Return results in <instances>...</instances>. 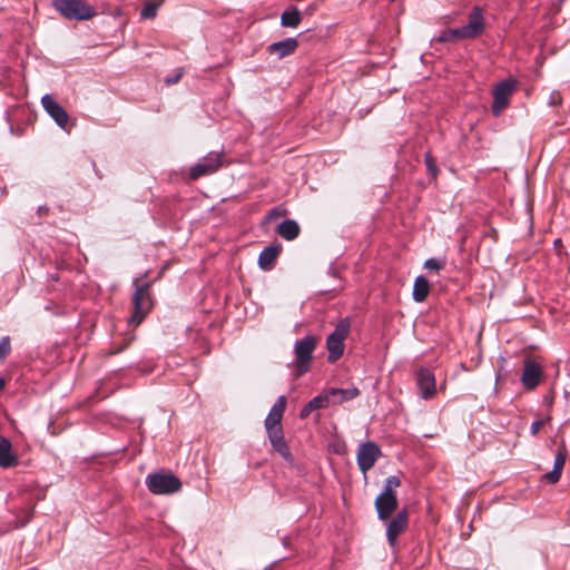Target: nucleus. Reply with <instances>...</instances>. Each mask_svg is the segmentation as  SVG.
<instances>
[{
    "label": "nucleus",
    "mask_w": 570,
    "mask_h": 570,
    "mask_svg": "<svg viewBox=\"0 0 570 570\" xmlns=\"http://www.w3.org/2000/svg\"><path fill=\"white\" fill-rule=\"evenodd\" d=\"M52 8L66 20L86 21L92 19L97 11L86 0H52Z\"/></svg>",
    "instance_id": "1"
},
{
    "label": "nucleus",
    "mask_w": 570,
    "mask_h": 570,
    "mask_svg": "<svg viewBox=\"0 0 570 570\" xmlns=\"http://www.w3.org/2000/svg\"><path fill=\"white\" fill-rule=\"evenodd\" d=\"M134 313L129 317V324L139 325L151 309L153 302L149 294L151 284L149 282H144L142 278H136L134 281Z\"/></svg>",
    "instance_id": "2"
},
{
    "label": "nucleus",
    "mask_w": 570,
    "mask_h": 570,
    "mask_svg": "<svg viewBox=\"0 0 570 570\" xmlns=\"http://www.w3.org/2000/svg\"><path fill=\"white\" fill-rule=\"evenodd\" d=\"M317 345V338L315 335L308 334L301 340H297L294 344L295 360L293 365L295 367L296 376H302L307 373L311 368L313 361V354Z\"/></svg>",
    "instance_id": "3"
},
{
    "label": "nucleus",
    "mask_w": 570,
    "mask_h": 570,
    "mask_svg": "<svg viewBox=\"0 0 570 570\" xmlns=\"http://www.w3.org/2000/svg\"><path fill=\"white\" fill-rule=\"evenodd\" d=\"M351 331V321L348 317L340 320L334 331L326 338V348L328 351L327 360L335 363L344 353V341Z\"/></svg>",
    "instance_id": "4"
},
{
    "label": "nucleus",
    "mask_w": 570,
    "mask_h": 570,
    "mask_svg": "<svg viewBox=\"0 0 570 570\" xmlns=\"http://www.w3.org/2000/svg\"><path fill=\"white\" fill-rule=\"evenodd\" d=\"M146 487L153 494H171L181 489V482L170 472H158L146 476Z\"/></svg>",
    "instance_id": "5"
},
{
    "label": "nucleus",
    "mask_w": 570,
    "mask_h": 570,
    "mask_svg": "<svg viewBox=\"0 0 570 570\" xmlns=\"http://www.w3.org/2000/svg\"><path fill=\"white\" fill-rule=\"evenodd\" d=\"M223 154L210 151L190 167L189 177L196 180L203 176L216 173L223 166Z\"/></svg>",
    "instance_id": "6"
},
{
    "label": "nucleus",
    "mask_w": 570,
    "mask_h": 570,
    "mask_svg": "<svg viewBox=\"0 0 570 570\" xmlns=\"http://www.w3.org/2000/svg\"><path fill=\"white\" fill-rule=\"evenodd\" d=\"M381 455L382 451L375 442L367 441L361 443L356 454V462L360 471L363 474H366L374 466Z\"/></svg>",
    "instance_id": "7"
},
{
    "label": "nucleus",
    "mask_w": 570,
    "mask_h": 570,
    "mask_svg": "<svg viewBox=\"0 0 570 570\" xmlns=\"http://www.w3.org/2000/svg\"><path fill=\"white\" fill-rule=\"evenodd\" d=\"M464 39H475L485 29L484 11L481 7H473L468 16V23L460 27Z\"/></svg>",
    "instance_id": "8"
},
{
    "label": "nucleus",
    "mask_w": 570,
    "mask_h": 570,
    "mask_svg": "<svg viewBox=\"0 0 570 570\" xmlns=\"http://www.w3.org/2000/svg\"><path fill=\"white\" fill-rule=\"evenodd\" d=\"M514 80L507 79L500 81L493 89L492 114L499 116L509 105V99L514 90Z\"/></svg>",
    "instance_id": "9"
},
{
    "label": "nucleus",
    "mask_w": 570,
    "mask_h": 570,
    "mask_svg": "<svg viewBox=\"0 0 570 570\" xmlns=\"http://www.w3.org/2000/svg\"><path fill=\"white\" fill-rule=\"evenodd\" d=\"M407 525L409 512L406 509H402L386 524V540L390 547L396 546L399 535L406 530Z\"/></svg>",
    "instance_id": "10"
},
{
    "label": "nucleus",
    "mask_w": 570,
    "mask_h": 570,
    "mask_svg": "<svg viewBox=\"0 0 570 570\" xmlns=\"http://www.w3.org/2000/svg\"><path fill=\"white\" fill-rule=\"evenodd\" d=\"M41 105L46 112L55 120V122L62 129L67 128L69 115L60 106L51 95H45L41 98Z\"/></svg>",
    "instance_id": "11"
},
{
    "label": "nucleus",
    "mask_w": 570,
    "mask_h": 570,
    "mask_svg": "<svg viewBox=\"0 0 570 570\" xmlns=\"http://www.w3.org/2000/svg\"><path fill=\"white\" fill-rule=\"evenodd\" d=\"M397 503L396 494L380 493L374 501L377 518L381 521H389L391 515L396 511Z\"/></svg>",
    "instance_id": "12"
},
{
    "label": "nucleus",
    "mask_w": 570,
    "mask_h": 570,
    "mask_svg": "<svg viewBox=\"0 0 570 570\" xmlns=\"http://www.w3.org/2000/svg\"><path fill=\"white\" fill-rule=\"evenodd\" d=\"M542 375V368L538 363L531 360L524 362L521 382L527 390L535 389L540 384Z\"/></svg>",
    "instance_id": "13"
},
{
    "label": "nucleus",
    "mask_w": 570,
    "mask_h": 570,
    "mask_svg": "<svg viewBox=\"0 0 570 570\" xmlns=\"http://www.w3.org/2000/svg\"><path fill=\"white\" fill-rule=\"evenodd\" d=\"M416 383L424 400L431 399L436 391L434 374L425 367H421L416 372Z\"/></svg>",
    "instance_id": "14"
},
{
    "label": "nucleus",
    "mask_w": 570,
    "mask_h": 570,
    "mask_svg": "<svg viewBox=\"0 0 570 570\" xmlns=\"http://www.w3.org/2000/svg\"><path fill=\"white\" fill-rule=\"evenodd\" d=\"M297 48L298 41L296 38H286L268 45L266 50L271 56H276L278 59H283L293 55Z\"/></svg>",
    "instance_id": "15"
},
{
    "label": "nucleus",
    "mask_w": 570,
    "mask_h": 570,
    "mask_svg": "<svg viewBox=\"0 0 570 570\" xmlns=\"http://www.w3.org/2000/svg\"><path fill=\"white\" fill-rule=\"evenodd\" d=\"M286 410V397H277L264 421V426H282V420Z\"/></svg>",
    "instance_id": "16"
},
{
    "label": "nucleus",
    "mask_w": 570,
    "mask_h": 570,
    "mask_svg": "<svg viewBox=\"0 0 570 570\" xmlns=\"http://www.w3.org/2000/svg\"><path fill=\"white\" fill-rule=\"evenodd\" d=\"M18 464V456L12 452L9 439L0 435V468L8 469Z\"/></svg>",
    "instance_id": "17"
},
{
    "label": "nucleus",
    "mask_w": 570,
    "mask_h": 570,
    "mask_svg": "<svg viewBox=\"0 0 570 570\" xmlns=\"http://www.w3.org/2000/svg\"><path fill=\"white\" fill-rule=\"evenodd\" d=\"M281 245H272L265 247L258 256V266L263 271H271L274 267L275 261L281 253Z\"/></svg>",
    "instance_id": "18"
},
{
    "label": "nucleus",
    "mask_w": 570,
    "mask_h": 570,
    "mask_svg": "<svg viewBox=\"0 0 570 570\" xmlns=\"http://www.w3.org/2000/svg\"><path fill=\"white\" fill-rule=\"evenodd\" d=\"M328 393L332 396V404H341L343 402L353 400L360 395V390L357 387L351 389H337L331 387L328 389Z\"/></svg>",
    "instance_id": "19"
},
{
    "label": "nucleus",
    "mask_w": 570,
    "mask_h": 570,
    "mask_svg": "<svg viewBox=\"0 0 570 570\" xmlns=\"http://www.w3.org/2000/svg\"><path fill=\"white\" fill-rule=\"evenodd\" d=\"M299 230V225L294 219H285L276 228V233L286 240L295 239Z\"/></svg>",
    "instance_id": "20"
},
{
    "label": "nucleus",
    "mask_w": 570,
    "mask_h": 570,
    "mask_svg": "<svg viewBox=\"0 0 570 570\" xmlns=\"http://www.w3.org/2000/svg\"><path fill=\"white\" fill-rule=\"evenodd\" d=\"M430 292L429 281L424 276H417L413 285V299L417 303H422L426 299Z\"/></svg>",
    "instance_id": "21"
},
{
    "label": "nucleus",
    "mask_w": 570,
    "mask_h": 570,
    "mask_svg": "<svg viewBox=\"0 0 570 570\" xmlns=\"http://www.w3.org/2000/svg\"><path fill=\"white\" fill-rule=\"evenodd\" d=\"M302 21V14L297 8L285 10L281 16V24L286 28H296Z\"/></svg>",
    "instance_id": "22"
},
{
    "label": "nucleus",
    "mask_w": 570,
    "mask_h": 570,
    "mask_svg": "<svg viewBox=\"0 0 570 570\" xmlns=\"http://www.w3.org/2000/svg\"><path fill=\"white\" fill-rule=\"evenodd\" d=\"M464 39L463 35L461 33V29L453 28V29H445L440 32V35L436 38L438 42H453L458 40Z\"/></svg>",
    "instance_id": "23"
},
{
    "label": "nucleus",
    "mask_w": 570,
    "mask_h": 570,
    "mask_svg": "<svg viewBox=\"0 0 570 570\" xmlns=\"http://www.w3.org/2000/svg\"><path fill=\"white\" fill-rule=\"evenodd\" d=\"M331 397L328 390H326L324 393L318 394L308 401L309 407H313L314 411L325 409L332 404Z\"/></svg>",
    "instance_id": "24"
},
{
    "label": "nucleus",
    "mask_w": 570,
    "mask_h": 570,
    "mask_svg": "<svg viewBox=\"0 0 570 570\" xmlns=\"http://www.w3.org/2000/svg\"><path fill=\"white\" fill-rule=\"evenodd\" d=\"M273 449L287 462H293V455L285 438L271 443Z\"/></svg>",
    "instance_id": "25"
},
{
    "label": "nucleus",
    "mask_w": 570,
    "mask_h": 570,
    "mask_svg": "<svg viewBox=\"0 0 570 570\" xmlns=\"http://www.w3.org/2000/svg\"><path fill=\"white\" fill-rule=\"evenodd\" d=\"M160 2H147L141 11H140V17L141 19H145V20H151L154 19L156 16H157V11L160 7Z\"/></svg>",
    "instance_id": "26"
},
{
    "label": "nucleus",
    "mask_w": 570,
    "mask_h": 570,
    "mask_svg": "<svg viewBox=\"0 0 570 570\" xmlns=\"http://www.w3.org/2000/svg\"><path fill=\"white\" fill-rule=\"evenodd\" d=\"M400 485H401V480L395 475H391L385 480V484H384V488L381 493L396 494V489Z\"/></svg>",
    "instance_id": "27"
},
{
    "label": "nucleus",
    "mask_w": 570,
    "mask_h": 570,
    "mask_svg": "<svg viewBox=\"0 0 570 570\" xmlns=\"http://www.w3.org/2000/svg\"><path fill=\"white\" fill-rule=\"evenodd\" d=\"M269 442H274L284 438L283 426H265Z\"/></svg>",
    "instance_id": "28"
},
{
    "label": "nucleus",
    "mask_w": 570,
    "mask_h": 570,
    "mask_svg": "<svg viewBox=\"0 0 570 570\" xmlns=\"http://www.w3.org/2000/svg\"><path fill=\"white\" fill-rule=\"evenodd\" d=\"M566 459H567V451H566V448L562 446L561 449L558 450V453L554 458L553 469H557L560 472H562L564 464H566Z\"/></svg>",
    "instance_id": "29"
},
{
    "label": "nucleus",
    "mask_w": 570,
    "mask_h": 570,
    "mask_svg": "<svg viewBox=\"0 0 570 570\" xmlns=\"http://www.w3.org/2000/svg\"><path fill=\"white\" fill-rule=\"evenodd\" d=\"M445 263L443 261H439L436 258H429L424 263V267L429 271L440 272L443 269Z\"/></svg>",
    "instance_id": "30"
},
{
    "label": "nucleus",
    "mask_w": 570,
    "mask_h": 570,
    "mask_svg": "<svg viewBox=\"0 0 570 570\" xmlns=\"http://www.w3.org/2000/svg\"><path fill=\"white\" fill-rule=\"evenodd\" d=\"M11 351V344L9 336H3L0 340V360H4Z\"/></svg>",
    "instance_id": "31"
},
{
    "label": "nucleus",
    "mask_w": 570,
    "mask_h": 570,
    "mask_svg": "<svg viewBox=\"0 0 570 570\" xmlns=\"http://www.w3.org/2000/svg\"><path fill=\"white\" fill-rule=\"evenodd\" d=\"M561 474L562 472H560L559 470L557 469H552L550 472H548L547 474H544V480L548 481L549 483H557L560 478H561Z\"/></svg>",
    "instance_id": "32"
},
{
    "label": "nucleus",
    "mask_w": 570,
    "mask_h": 570,
    "mask_svg": "<svg viewBox=\"0 0 570 570\" xmlns=\"http://www.w3.org/2000/svg\"><path fill=\"white\" fill-rule=\"evenodd\" d=\"M425 164H426V167H428V170L433 175L435 176L436 173H438V169L434 165V160L433 158L431 157V155H425Z\"/></svg>",
    "instance_id": "33"
},
{
    "label": "nucleus",
    "mask_w": 570,
    "mask_h": 570,
    "mask_svg": "<svg viewBox=\"0 0 570 570\" xmlns=\"http://www.w3.org/2000/svg\"><path fill=\"white\" fill-rule=\"evenodd\" d=\"M544 424V421L543 420H537L534 422H532L531 426H530V432L532 435H537L540 431V429L543 426Z\"/></svg>",
    "instance_id": "34"
},
{
    "label": "nucleus",
    "mask_w": 570,
    "mask_h": 570,
    "mask_svg": "<svg viewBox=\"0 0 570 570\" xmlns=\"http://www.w3.org/2000/svg\"><path fill=\"white\" fill-rule=\"evenodd\" d=\"M283 214V210H281L278 207H274L272 208L268 214H267V218L269 220L272 219H275V218H278L281 215Z\"/></svg>",
    "instance_id": "35"
},
{
    "label": "nucleus",
    "mask_w": 570,
    "mask_h": 570,
    "mask_svg": "<svg viewBox=\"0 0 570 570\" xmlns=\"http://www.w3.org/2000/svg\"><path fill=\"white\" fill-rule=\"evenodd\" d=\"M313 411H314L313 407H309V403L307 402L304 405V407L301 410L299 417L301 419H306Z\"/></svg>",
    "instance_id": "36"
},
{
    "label": "nucleus",
    "mask_w": 570,
    "mask_h": 570,
    "mask_svg": "<svg viewBox=\"0 0 570 570\" xmlns=\"http://www.w3.org/2000/svg\"><path fill=\"white\" fill-rule=\"evenodd\" d=\"M181 76H183V72H178V73H176L174 77H171V78H167V79H166V83H167V85H174V83H177V82L180 80Z\"/></svg>",
    "instance_id": "37"
},
{
    "label": "nucleus",
    "mask_w": 570,
    "mask_h": 570,
    "mask_svg": "<svg viewBox=\"0 0 570 570\" xmlns=\"http://www.w3.org/2000/svg\"><path fill=\"white\" fill-rule=\"evenodd\" d=\"M128 343H126L125 345L120 346V347H117L115 348L114 351H111V354H117V353H120L126 346H127Z\"/></svg>",
    "instance_id": "38"
},
{
    "label": "nucleus",
    "mask_w": 570,
    "mask_h": 570,
    "mask_svg": "<svg viewBox=\"0 0 570 570\" xmlns=\"http://www.w3.org/2000/svg\"><path fill=\"white\" fill-rule=\"evenodd\" d=\"M47 212H48V208H47V207H42V206H40V207L38 208V213H39V215H42V214H45V213H47Z\"/></svg>",
    "instance_id": "39"
},
{
    "label": "nucleus",
    "mask_w": 570,
    "mask_h": 570,
    "mask_svg": "<svg viewBox=\"0 0 570 570\" xmlns=\"http://www.w3.org/2000/svg\"><path fill=\"white\" fill-rule=\"evenodd\" d=\"M4 380L0 377V391L4 387Z\"/></svg>",
    "instance_id": "40"
},
{
    "label": "nucleus",
    "mask_w": 570,
    "mask_h": 570,
    "mask_svg": "<svg viewBox=\"0 0 570 570\" xmlns=\"http://www.w3.org/2000/svg\"><path fill=\"white\" fill-rule=\"evenodd\" d=\"M560 243H561L560 239H556V242H554L556 246H559Z\"/></svg>",
    "instance_id": "41"
}]
</instances>
